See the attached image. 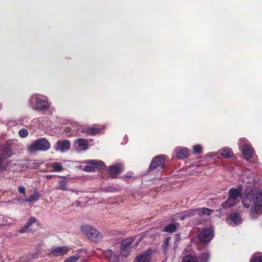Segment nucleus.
Instances as JSON below:
<instances>
[{"label":"nucleus","instance_id":"31","mask_svg":"<svg viewBox=\"0 0 262 262\" xmlns=\"http://www.w3.org/2000/svg\"><path fill=\"white\" fill-rule=\"evenodd\" d=\"M18 135L22 138H26L28 135V132L26 129H21L18 132Z\"/></svg>","mask_w":262,"mask_h":262},{"label":"nucleus","instance_id":"38","mask_svg":"<svg viewBox=\"0 0 262 262\" xmlns=\"http://www.w3.org/2000/svg\"><path fill=\"white\" fill-rule=\"evenodd\" d=\"M124 177L125 178H130L132 177V176H131V173H126L124 176Z\"/></svg>","mask_w":262,"mask_h":262},{"label":"nucleus","instance_id":"42","mask_svg":"<svg viewBox=\"0 0 262 262\" xmlns=\"http://www.w3.org/2000/svg\"><path fill=\"white\" fill-rule=\"evenodd\" d=\"M2 161L0 160V168L2 167Z\"/></svg>","mask_w":262,"mask_h":262},{"label":"nucleus","instance_id":"3","mask_svg":"<svg viewBox=\"0 0 262 262\" xmlns=\"http://www.w3.org/2000/svg\"><path fill=\"white\" fill-rule=\"evenodd\" d=\"M51 147L49 141L45 138H41L35 140L33 143L28 146L27 149L30 153H34L37 151H46Z\"/></svg>","mask_w":262,"mask_h":262},{"label":"nucleus","instance_id":"41","mask_svg":"<svg viewBox=\"0 0 262 262\" xmlns=\"http://www.w3.org/2000/svg\"><path fill=\"white\" fill-rule=\"evenodd\" d=\"M70 129L71 130H72L73 132H74V131H75V130H76V129H75V128H70Z\"/></svg>","mask_w":262,"mask_h":262},{"label":"nucleus","instance_id":"4","mask_svg":"<svg viewBox=\"0 0 262 262\" xmlns=\"http://www.w3.org/2000/svg\"><path fill=\"white\" fill-rule=\"evenodd\" d=\"M30 103L31 107L36 111H46L50 105L46 99H42L38 94L32 95L30 98Z\"/></svg>","mask_w":262,"mask_h":262},{"label":"nucleus","instance_id":"24","mask_svg":"<svg viewBox=\"0 0 262 262\" xmlns=\"http://www.w3.org/2000/svg\"><path fill=\"white\" fill-rule=\"evenodd\" d=\"M179 226V224H169L164 228L163 231H164L165 232H167V233H173L177 230Z\"/></svg>","mask_w":262,"mask_h":262},{"label":"nucleus","instance_id":"32","mask_svg":"<svg viewBox=\"0 0 262 262\" xmlns=\"http://www.w3.org/2000/svg\"><path fill=\"white\" fill-rule=\"evenodd\" d=\"M79 259L78 255L71 256L66 259L64 262H76Z\"/></svg>","mask_w":262,"mask_h":262},{"label":"nucleus","instance_id":"1","mask_svg":"<svg viewBox=\"0 0 262 262\" xmlns=\"http://www.w3.org/2000/svg\"><path fill=\"white\" fill-rule=\"evenodd\" d=\"M246 197L252 200L254 207L251 210V213L260 214L262 212V191L252 190L250 188L247 187Z\"/></svg>","mask_w":262,"mask_h":262},{"label":"nucleus","instance_id":"5","mask_svg":"<svg viewBox=\"0 0 262 262\" xmlns=\"http://www.w3.org/2000/svg\"><path fill=\"white\" fill-rule=\"evenodd\" d=\"M81 231L90 240L94 242H99L102 237V234L96 229L89 225H83Z\"/></svg>","mask_w":262,"mask_h":262},{"label":"nucleus","instance_id":"18","mask_svg":"<svg viewBox=\"0 0 262 262\" xmlns=\"http://www.w3.org/2000/svg\"><path fill=\"white\" fill-rule=\"evenodd\" d=\"M101 129V128H98L96 126H93L86 127L85 128H83L81 130V132L83 133H86L89 135L95 136L99 134Z\"/></svg>","mask_w":262,"mask_h":262},{"label":"nucleus","instance_id":"11","mask_svg":"<svg viewBox=\"0 0 262 262\" xmlns=\"http://www.w3.org/2000/svg\"><path fill=\"white\" fill-rule=\"evenodd\" d=\"M165 161V157L164 156H158L154 158L149 166L150 169H162L164 167Z\"/></svg>","mask_w":262,"mask_h":262},{"label":"nucleus","instance_id":"28","mask_svg":"<svg viewBox=\"0 0 262 262\" xmlns=\"http://www.w3.org/2000/svg\"><path fill=\"white\" fill-rule=\"evenodd\" d=\"M52 167L53 170L56 172H60L63 170V166L60 163L55 162L52 164Z\"/></svg>","mask_w":262,"mask_h":262},{"label":"nucleus","instance_id":"8","mask_svg":"<svg viewBox=\"0 0 262 262\" xmlns=\"http://www.w3.org/2000/svg\"><path fill=\"white\" fill-rule=\"evenodd\" d=\"M241 144H243V147L242 148L243 156L247 160L250 159L253 154V148L251 145L248 144L246 139H241Z\"/></svg>","mask_w":262,"mask_h":262},{"label":"nucleus","instance_id":"35","mask_svg":"<svg viewBox=\"0 0 262 262\" xmlns=\"http://www.w3.org/2000/svg\"><path fill=\"white\" fill-rule=\"evenodd\" d=\"M169 239L168 238H166L163 243V247L164 248V250L165 251L166 249L167 248L168 244H169Z\"/></svg>","mask_w":262,"mask_h":262},{"label":"nucleus","instance_id":"27","mask_svg":"<svg viewBox=\"0 0 262 262\" xmlns=\"http://www.w3.org/2000/svg\"><path fill=\"white\" fill-rule=\"evenodd\" d=\"M209 255L208 253L204 252L202 253L199 256L198 261L199 262H208Z\"/></svg>","mask_w":262,"mask_h":262},{"label":"nucleus","instance_id":"13","mask_svg":"<svg viewBox=\"0 0 262 262\" xmlns=\"http://www.w3.org/2000/svg\"><path fill=\"white\" fill-rule=\"evenodd\" d=\"M213 236V231L210 229H204L199 234V238L203 242H209Z\"/></svg>","mask_w":262,"mask_h":262},{"label":"nucleus","instance_id":"14","mask_svg":"<svg viewBox=\"0 0 262 262\" xmlns=\"http://www.w3.org/2000/svg\"><path fill=\"white\" fill-rule=\"evenodd\" d=\"M69 251V248L67 247H58L53 248L51 252L48 254V255L53 256H62L67 254Z\"/></svg>","mask_w":262,"mask_h":262},{"label":"nucleus","instance_id":"7","mask_svg":"<svg viewBox=\"0 0 262 262\" xmlns=\"http://www.w3.org/2000/svg\"><path fill=\"white\" fill-rule=\"evenodd\" d=\"M17 142L16 140H9L7 142V146L3 148L1 158H7L11 157L13 153L12 152V148Z\"/></svg>","mask_w":262,"mask_h":262},{"label":"nucleus","instance_id":"43","mask_svg":"<svg viewBox=\"0 0 262 262\" xmlns=\"http://www.w3.org/2000/svg\"><path fill=\"white\" fill-rule=\"evenodd\" d=\"M1 108V105H0V109Z\"/></svg>","mask_w":262,"mask_h":262},{"label":"nucleus","instance_id":"20","mask_svg":"<svg viewBox=\"0 0 262 262\" xmlns=\"http://www.w3.org/2000/svg\"><path fill=\"white\" fill-rule=\"evenodd\" d=\"M36 222V218L34 217H31L27 221L24 226L19 230V232L21 233H24L28 232L29 228L33 224Z\"/></svg>","mask_w":262,"mask_h":262},{"label":"nucleus","instance_id":"21","mask_svg":"<svg viewBox=\"0 0 262 262\" xmlns=\"http://www.w3.org/2000/svg\"><path fill=\"white\" fill-rule=\"evenodd\" d=\"M176 152L177 158L181 159L185 158L189 154V151L186 148H178L176 149Z\"/></svg>","mask_w":262,"mask_h":262},{"label":"nucleus","instance_id":"29","mask_svg":"<svg viewBox=\"0 0 262 262\" xmlns=\"http://www.w3.org/2000/svg\"><path fill=\"white\" fill-rule=\"evenodd\" d=\"M39 198V195L38 193L35 191L33 195L30 196L28 199H27L24 200L25 202H32L33 201H36L38 200Z\"/></svg>","mask_w":262,"mask_h":262},{"label":"nucleus","instance_id":"22","mask_svg":"<svg viewBox=\"0 0 262 262\" xmlns=\"http://www.w3.org/2000/svg\"><path fill=\"white\" fill-rule=\"evenodd\" d=\"M68 181L65 180H62L58 181V186L56 188L57 190H60L62 191L70 190L72 192H75L74 189H69L68 187Z\"/></svg>","mask_w":262,"mask_h":262},{"label":"nucleus","instance_id":"23","mask_svg":"<svg viewBox=\"0 0 262 262\" xmlns=\"http://www.w3.org/2000/svg\"><path fill=\"white\" fill-rule=\"evenodd\" d=\"M104 255L106 258H109L112 262H117L118 257L113 255L111 250H107L104 252Z\"/></svg>","mask_w":262,"mask_h":262},{"label":"nucleus","instance_id":"37","mask_svg":"<svg viewBox=\"0 0 262 262\" xmlns=\"http://www.w3.org/2000/svg\"><path fill=\"white\" fill-rule=\"evenodd\" d=\"M27 257H28V259H30V258H35L37 257V255L36 254H31V255H28Z\"/></svg>","mask_w":262,"mask_h":262},{"label":"nucleus","instance_id":"34","mask_svg":"<svg viewBox=\"0 0 262 262\" xmlns=\"http://www.w3.org/2000/svg\"><path fill=\"white\" fill-rule=\"evenodd\" d=\"M250 262H262V255L253 257Z\"/></svg>","mask_w":262,"mask_h":262},{"label":"nucleus","instance_id":"30","mask_svg":"<svg viewBox=\"0 0 262 262\" xmlns=\"http://www.w3.org/2000/svg\"><path fill=\"white\" fill-rule=\"evenodd\" d=\"M182 262H197L196 258L192 255H188L183 258Z\"/></svg>","mask_w":262,"mask_h":262},{"label":"nucleus","instance_id":"9","mask_svg":"<svg viewBox=\"0 0 262 262\" xmlns=\"http://www.w3.org/2000/svg\"><path fill=\"white\" fill-rule=\"evenodd\" d=\"M134 241L132 237L126 238L123 240L121 245V253L124 256H128L130 253L131 250V245Z\"/></svg>","mask_w":262,"mask_h":262},{"label":"nucleus","instance_id":"6","mask_svg":"<svg viewBox=\"0 0 262 262\" xmlns=\"http://www.w3.org/2000/svg\"><path fill=\"white\" fill-rule=\"evenodd\" d=\"M83 163L88 164L84 168V170L86 172H93L96 169H103L105 168L104 163L101 161L96 160H88L83 162Z\"/></svg>","mask_w":262,"mask_h":262},{"label":"nucleus","instance_id":"17","mask_svg":"<svg viewBox=\"0 0 262 262\" xmlns=\"http://www.w3.org/2000/svg\"><path fill=\"white\" fill-rule=\"evenodd\" d=\"M196 215V209H191L182 211L178 214V217L181 220H184L186 217H191Z\"/></svg>","mask_w":262,"mask_h":262},{"label":"nucleus","instance_id":"12","mask_svg":"<svg viewBox=\"0 0 262 262\" xmlns=\"http://www.w3.org/2000/svg\"><path fill=\"white\" fill-rule=\"evenodd\" d=\"M71 146L70 142L68 140H59L56 142L55 150L62 152L69 150Z\"/></svg>","mask_w":262,"mask_h":262},{"label":"nucleus","instance_id":"36","mask_svg":"<svg viewBox=\"0 0 262 262\" xmlns=\"http://www.w3.org/2000/svg\"><path fill=\"white\" fill-rule=\"evenodd\" d=\"M18 190V192L20 193H22V194H26V193H25V188L24 186H19Z\"/></svg>","mask_w":262,"mask_h":262},{"label":"nucleus","instance_id":"26","mask_svg":"<svg viewBox=\"0 0 262 262\" xmlns=\"http://www.w3.org/2000/svg\"><path fill=\"white\" fill-rule=\"evenodd\" d=\"M229 219L235 225H238L241 223L242 219L237 213H232L229 215Z\"/></svg>","mask_w":262,"mask_h":262},{"label":"nucleus","instance_id":"39","mask_svg":"<svg viewBox=\"0 0 262 262\" xmlns=\"http://www.w3.org/2000/svg\"><path fill=\"white\" fill-rule=\"evenodd\" d=\"M243 206L246 208H249L250 205L248 203H246L244 201L243 202Z\"/></svg>","mask_w":262,"mask_h":262},{"label":"nucleus","instance_id":"10","mask_svg":"<svg viewBox=\"0 0 262 262\" xmlns=\"http://www.w3.org/2000/svg\"><path fill=\"white\" fill-rule=\"evenodd\" d=\"M154 250L148 249L145 252L139 254L136 257V262H150L152 258Z\"/></svg>","mask_w":262,"mask_h":262},{"label":"nucleus","instance_id":"19","mask_svg":"<svg viewBox=\"0 0 262 262\" xmlns=\"http://www.w3.org/2000/svg\"><path fill=\"white\" fill-rule=\"evenodd\" d=\"M196 209V215L200 217L204 215H209L213 212V210L207 208L202 207Z\"/></svg>","mask_w":262,"mask_h":262},{"label":"nucleus","instance_id":"16","mask_svg":"<svg viewBox=\"0 0 262 262\" xmlns=\"http://www.w3.org/2000/svg\"><path fill=\"white\" fill-rule=\"evenodd\" d=\"M123 165L121 164L112 165L108 168L109 173L112 178H116L117 175L121 173Z\"/></svg>","mask_w":262,"mask_h":262},{"label":"nucleus","instance_id":"2","mask_svg":"<svg viewBox=\"0 0 262 262\" xmlns=\"http://www.w3.org/2000/svg\"><path fill=\"white\" fill-rule=\"evenodd\" d=\"M242 196V188L241 186L238 189L232 188L229 191V197L226 201L222 204V208L226 209L236 205L239 201V198Z\"/></svg>","mask_w":262,"mask_h":262},{"label":"nucleus","instance_id":"15","mask_svg":"<svg viewBox=\"0 0 262 262\" xmlns=\"http://www.w3.org/2000/svg\"><path fill=\"white\" fill-rule=\"evenodd\" d=\"M88 142L84 139H78L74 143L75 148L79 151L85 150L88 148Z\"/></svg>","mask_w":262,"mask_h":262},{"label":"nucleus","instance_id":"25","mask_svg":"<svg viewBox=\"0 0 262 262\" xmlns=\"http://www.w3.org/2000/svg\"><path fill=\"white\" fill-rule=\"evenodd\" d=\"M221 155L225 158H229L233 155L231 149L228 147H224L221 149Z\"/></svg>","mask_w":262,"mask_h":262},{"label":"nucleus","instance_id":"33","mask_svg":"<svg viewBox=\"0 0 262 262\" xmlns=\"http://www.w3.org/2000/svg\"><path fill=\"white\" fill-rule=\"evenodd\" d=\"M202 146L200 145H196L193 146V150L195 154H200L202 152Z\"/></svg>","mask_w":262,"mask_h":262},{"label":"nucleus","instance_id":"40","mask_svg":"<svg viewBox=\"0 0 262 262\" xmlns=\"http://www.w3.org/2000/svg\"><path fill=\"white\" fill-rule=\"evenodd\" d=\"M53 176H54L53 175H47V176H46V177L48 179H51V178H53Z\"/></svg>","mask_w":262,"mask_h":262}]
</instances>
